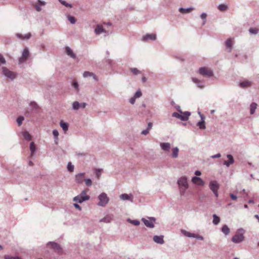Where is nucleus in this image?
Wrapping results in <instances>:
<instances>
[{"instance_id":"f257e3e1","label":"nucleus","mask_w":259,"mask_h":259,"mask_svg":"<svg viewBox=\"0 0 259 259\" xmlns=\"http://www.w3.org/2000/svg\"><path fill=\"white\" fill-rule=\"evenodd\" d=\"M177 185H178L179 191L181 196H184L185 192L188 188V179L186 177H182L177 180Z\"/></svg>"},{"instance_id":"f03ea898","label":"nucleus","mask_w":259,"mask_h":259,"mask_svg":"<svg viewBox=\"0 0 259 259\" xmlns=\"http://www.w3.org/2000/svg\"><path fill=\"white\" fill-rule=\"evenodd\" d=\"M244 231L243 229L240 228L238 229L236 234L234 235L233 237L232 238V242L235 244H239L242 242L244 240Z\"/></svg>"},{"instance_id":"7ed1b4c3","label":"nucleus","mask_w":259,"mask_h":259,"mask_svg":"<svg viewBox=\"0 0 259 259\" xmlns=\"http://www.w3.org/2000/svg\"><path fill=\"white\" fill-rule=\"evenodd\" d=\"M87 190H83L79 194L73 197V201L81 203L85 201L90 200V196L87 195Z\"/></svg>"},{"instance_id":"20e7f679","label":"nucleus","mask_w":259,"mask_h":259,"mask_svg":"<svg viewBox=\"0 0 259 259\" xmlns=\"http://www.w3.org/2000/svg\"><path fill=\"white\" fill-rule=\"evenodd\" d=\"M191 115L189 111L182 112V113L174 112L172 117L181 120V121H187Z\"/></svg>"},{"instance_id":"39448f33","label":"nucleus","mask_w":259,"mask_h":259,"mask_svg":"<svg viewBox=\"0 0 259 259\" xmlns=\"http://www.w3.org/2000/svg\"><path fill=\"white\" fill-rule=\"evenodd\" d=\"M99 202L97 203V205L101 207H105L107 204L109 203V197L107 196L106 193H101L98 196Z\"/></svg>"},{"instance_id":"423d86ee","label":"nucleus","mask_w":259,"mask_h":259,"mask_svg":"<svg viewBox=\"0 0 259 259\" xmlns=\"http://www.w3.org/2000/svg\"><path fill=\"white\" fill-rule=\"evenodd\" d=\"M198 73L203 77H212L213 71L210 68L207 67H201L198 70Z\"/></svg>"},{"instance_id":"0eeeda50","label":"nucleus","mask_w":259,"mask_h":259,"mask_svg":"<svg viewBox=\"0 0 259 259\" xmlns=\"http://www.w3.org/2000/svg\"><path fill=\"white\" fill-rule=\"evenodd\" d=\"M219 183L217 181L213 180L211 181L208 184V187H209L210 190H211V192L213 193V194L215 197L218 198L219 197V193H218V191L219 189Z\"/></svg>"},{"instance_id":"6e6552de","label":"nucleus","mask_w":259,"mask_h":259,"mask_svg":"<svg viewBox=\"0 0 259 259\" xmlns=\"http://www.w3.org/2000/svg\"><path fill=\"white\" fill-rule=\"evenodd\" d=\"M1 69H2V73H3L4 75L8 79L13 80L16 78L17 74L16 72L8 69L6 67H3Z\"/></svg>"},{"instance_id":"1a4fd4ad","label":"nucleus","mask_w":259,"mask_h":259,"mask_svg":"<svg viewBox=\"0 0 259 259\" xmlns=\"http://www.w3.org/2000/svg\"><path fill=\"white\" fill-rule=\"evenodd\" d=\"M142 222L144 224L145 226L147 228H153L154 223L155 222V218L154 217H148V219L142 218Z\"/></svg>"},{"instance_id":"9d476101","label":"nucleus","mask_w":259,"mask_h":259,"mask_svg":"<svg viewBox=\"0 0 259 259\" xmlns=\"http://www.w3.org/2000/svg\"><path fill=\"white\" fill-rule=\"evenodd\" d=\"M29 50L27 48H24L22 51V55L19 58V64H23L26 62V59L29 57Z\"/></svg>"},{"instance_id":"9b49d317","label":"nucleus","mask_w":259,"mask_h":259,"mask_svg":"<svg viewBox=\"0 0 259 259\" xmlns=\"http://www.w3.org/2000/svg\"><path fill=\"white\" fill-rule=\"evenodd\" d=\"M155 40H156V34L155 33H146L142 37V40L143 41H154Z\"/></svg>"},{"instance_id":"f8f14e48","label":"nucleus","mask_w":259,"mask_h":259,"mask_svg":"<svg viewBox=\"0 0 259 259\" xmlns=\"http://www.w3.org/2000/svg\"><path fill=\"white\" fill-rule=\"evenodd\" d=\"M192 183L197 186H203L204 185V182L201 178L198 177H193L192 178Z\"/></svg>"},{"instance_id":"ddd939ff","label":"nucleus","mask_w":259,"mask_h":259,"mask_svg":"<svg viewBox=\"0 0 259 259\" xmlns=\"http://www.w3.org/2000/svg\"><path fill=\"white\" fill-rule=\"evenodd\" d=\"M87 106V104L85 103H79L77 101L73 102L72 104V109L74 110H77L79 108L84 109Z\"/></svg>"},{"instance_id":"4468645a","label":"nucleus","mask_w":259,"mask_h":259,"mask_svg":"<svg viewBox=\"0 0 259 259\" xmlns=\"http://www.w3.org/2000/svg\"><path fill=\"white\" fill-rule=\"evenodd\" d=\"M252 85V81L251 80L245 79L239 82V86L243 89H247Z\"/></svg>"},{"instance_id":"2eb2a0df","label":"nucleus","mask_w":259,"mask_h":259,"mask_svg":"<svg viewBox=\"0 0 259 259\" xmlns=\"http://www.w3.org/2000/svg\"><path fill=\"white\" fill-rule=\"evenodd\" d=\"M84 172H80L76 176H75V182H76V184H82L83 181L85 180L84 179Z\"/></svg>"},{"instance_id":"dca6fc26","label":"nucleus","mask_w":259,"mask_h":259,"mask_svg":"<svg viewBox=\"0 0 259 259\" xmlns=\"http://www.w3.org/2000/svg\"><path fill=\"white\" fill-rule=\"evenodd\" d=\"M47 244H48V245H50L51 248L57 252H60L62 250L60 246L56 242H48Z\"/></svg>"},{"instance_id":"f3484780","label":"nucleus","mask_w":259,"mask_h":259,"mask_svg":"<svg viewBox=\"0 0 259 259\" xmlns=\"http://www.w3.org/2000/svg\"><path fill=\"white\" fill-rule=\"evenodd\" d=\"M119 198H120L122 201L128 200L131 202H133V195L132 194H122L119 196Z\"/></svg>"},{"instance_id":"a211bd4d","label":"nucleus","mask_w":259,"mask_h":259,"mask_svg":"<svg viewBox=\"0 0 259 259\" xmlns=\"http://www.w3.org/2000/svg\"><path fill=\"white\" fill-rule=\"evenodd\" d=\"M192 81L196 84V86L199 89H203L204 87V82L195 77H192Z\"/></svg>"},{"instance_id":"6ab92c4d","label":"nucleus","mask_w":259,"mask_h":259,"mask_svg":"<svg viewBox=\"0 0 259 259\" xmlns=\"http://www.w3.org/2000/svg\"><path fill=\"white\" fill-rule=\"evenodd\" d=\"M226 157H227V158L229 160H228V161H225L224 162H223V164L226 165V167H229L231 164H234V160L232 155L231 154H227Z\"/></svg>"},{"instance_id":"aec40b11","label":"nucleus","mask_w":259,"mask_h":259,"mask_svg":"<svg viewBox=\"0 0 259 259\" xmlns=\"http://www.w3.org/2000/svg\"><path fill=\"white\" fill-rule=\"evenodd\" d=\"M159 146H160L161 150H162V151L168 152L169 150H170V145L169 143H160Z\"/></svg>"},{"instance_id":"412c9836","label":"nucleus","mask_w":259,"mask_h":259,"mask_svg":"<svg viewBox=\"0 0 259 259\" xmlns=\"http://www.w3.org/2000/svg\"><path fill=\"white\" fill-rule=\"evenodd\" d=\"M153 241L158 244H163L164 243V240L163 239V236H154L153 238Z\"/></svg>"},{"instance_id":"4be33fe9","label":"nucleus","mask_w":259,"mask_h":259,"mask_svg":"<svg viewBox=\"0 0 259 259\" xmlns=\"http://www.w3.org/2000/svg\"><path fill=\"white\" fill-rule=\"evenodd\" d=\"M65 53L67 54V56L70 57V58L73 59L75 58V54L70 48L66 47V48H65Z\"/></svg>"},{"instance_id":"5701e85b","label":"nucleus","mask_w":259,"mask_h":259,"mask_svg":"<svg viewBox=\"0 0 259 259\" xmlns=\"http://www.w3.org/2000/svg\"><path fill=\"white\" fill-rule=\"evenodd\" d=\"M194 10V8L189 7L188 8H179V12L182 14H188Z\"/></svg>"},{"instance_id":"b1692460","label":"nucleus","mask_w":259,"mask_h":259,"mask_svg":"<svg viewBox=\"0 0 259 259\" xmlns=\"http://www.w3.org/2000/svg\"><path fill=\"white\" fill-rule=\"evenodd\" d=\"M226 48L229 49V52H231L232 50L233 46V38H228L226 40Z\"/></svg>"},{"instance_id":"393cba45","label":"nucleus","mask_w":259,"mask_h":259,"mask_svg":"<svg viewBox=\"0 0 259 259\" xmlns=\"http://www.w3.org/2000/svg\"><path fill=\"white\" fill-rule=\"evenodd\" d=\"M82 77L84 78H87L88 77H92L94 78V80L96 81H97V77L96 76V75H95L93 73L88 72V71H85L83 72V74H82Z\"/></svg>"},{"instance_id":"a878e982","label":"nucleus","mask_w":259,"mask_h":259,"mask_svg":"<svg viewBox=\"0 0 259 259\" xmlns=\"http://www.w3.org/2000/svg\"><path fill=\"white\" fill-rule=\"evenodd\" d=\"M256 106H257V105L254 102H252L251 104H250L249 106V113L250 115H252L254 114L255 112Z\"/></svg>"},{"instance_id":"bb28decb","label":"nucleus","mask_w":259,"mask_h":259,"mask_svg":"<svg viewBox=\"0 0 259 259\" xmlns=\"http://www.w3.org/2000/svg\"><path fill=\"white\" fill-rule=\"evenodd\" d=\"M16 36L20 39L28 40L31 37V33L30 32H28L24 35L20 33H17V34H16Z\"/></svg>"},{"instance_id":"cd10ccee","label":"nucleus","mask_w":259,"mask_h":259,"mask_svg":"<svg viewBox=\"0 0 259 259\" xmlns=\"http://www.w3.org/2000/svg\"><path fill=\"white\" fill-rule=\"evenodd\" d=\"M179 149L177 147H175L172 149V154H171V157L173 158H177L178 156H179Z\"/></svg>"},{"instance_id":"c85d7f7f","label":"nucleus","mask_w":259,"mask_h":259,"mask_svg":"<svg viewBox=\"0 0 259 259\" xmlns=\"http://www.w3.org/2000/svg\"><path fill=\"white\" fill-rule=\"evenodd\" d=\"M152 127V123L151 122L148 123L147 128L141 132V135L146 136L149 133Z\"/></svg>"},{"instance_id":"c756f323","label":"nucleus","mask_w":259,"mask_h":259,"mask_svg":"<svg viewBox=\"0 0 259 259\" xmlns=\"http://www.w3.org/2000/svg\"><path fill=\"white\" fill-rule=\"evenodd\" d=\"M94 32H95L96 34L99 35L104 32L105 29H104L100 25H97V27H96L95 30H94Z\"/></svg>"},{"instance_id":"7c9ffc66","label":"nucleus","mask_w":259,"mask_h":259,"mask_svg":"<svg viewBox=\"0 0 259 259\" xmlns=\"http://www.w3.org/2000/svg\"><path fill=\"white\" fill-rule=\"evenodd\" d=\"M30 156H33V154L36 151V148L33 142H31L30 144Z\"/></svg>"},{"instance_id":"2f4dec72","label":"nucleus","mask_w":259,"mask_h":259,"mask_svg":"<svg viewBox=\"0 0 259 259\" xmlns=\"http://www.w3.org/2000/svg\"><path fill=\"white\" fill-rule=\"evenodd\" d=\"M180 232H181L182 234H183L184 236L189 238H191L192 237H193L194 235H195V234L194 233H191L183 229H181V230H180Z\"/></svg>"},{"instance_id":"473e14b6","label":"nucleus","mask_w":259,"mask_h":259,"mask_svg":"<svg viewBox=\"0 0 259 259\" xmlns=\"http://www.w3.org/2000/svg\"><path fill=\"white\" fill-rule=\"evenodd\" d=\"M111 220H112V218L110 215H106L104 218L100 219V223H110Z\"/></svg>"},{"instance_id":"72a5a7b5","label":"nucleus","mask_w":259,"mask_h":259,"mask_svg":"<svg viewBox=\"0 0 259 259\" xmlns=\"http://www.w3.org/2000/svg\"><path fill=\"white\" fill-rule=\"evenodd\" d=\"M29 106H30V109L32 110L38 109V105L34 101H30L29 103Z\"/></svg>"},{"instance_id":"f704fd0d","label":"nucleus","mask_w":259,"mask_h":259,"mask_svg":"<svg viewBox=\"0 0 259 259\" xmlns=\"http://www.w3.org/2000/svg\"><path fill=\"white\" fill-rule=\"evenodd\" d=\"M60 127H61L62 129H63V130H64V132H66L67 131L68 127H69L68 123L61 121L60 122Z\"/></svg>"},{"instance_id":"c9c22d12","label":"nucleus","mask_w":259,"mask_h":259,"mask_svg":"<svg viewBox=\"0 0 259 259\" xmlns=\"http://www.w3.org/2000/svg\"><path fill=\"white\" fill-rule=\"evenodd\" d=\"M222 232L225 234V235H227L230 233V229L228 228V226L224 225L222 227Z\"/></svg>"},{"instance_id":"e433bc0d","label":"nucleus","mask_w":259,"mask_h":259,"mask_svg":"<svg viewBox=\"0 0 259 259\" xmlns=\"http://www.w3.org/2000/svg\"><path fill=\"white\" fill-rule=\"evenodd\" d=\"M212 217H213V220H212V224L214 225H217L219 224V223L220 222V219L218 216H217V214H214L213 215H212Z\"/></svg>"},{"instance_id":"4c0bfd02","label":"nucleus","mask_w":259,"mask_h":259,"mask_svg":"<svg viewBox=\"0 0 259 259\" xmlns=\"http://www.w3.org/2000/svg\"><path fill=\"white\" fill-rule=\"evenodd\" d=\"M37 2L39 5H36V10L37 12H40L41 11V8H40L39 6H45L46 2L45 1H41L40 0H38Z\"/></svg>"},{"instance_id":"58836bf2","label":"nucleus","mask_w":259,"mask_h":259,"mask_svg":"<svg viewBox=\"0 0 259 259\" xmlns=\"http://www.w3.org/2000/svg\"><path fill=\"white\" fill-rule=\"evenodd\" d=\"M198 127H199L200 130H205V125L204 124V120H200L197 122Z\"/></svg>"},{"instance_id":"ea45409f","label":"nucleus","mask_w":259,"mask_h":259,"mask_svg":"<svg viewBox=\"0 0 259 259\" xmlns=\"http://www.w3.org/2000/svg\"><path fill=\"white\" fill-rule=\"evenodd\" d=\"M22 136H23V138H24V139H25L27 141H30L31 136L29 134L28 132H22Z\"/></svg>"},{"instance_id":"a19ab883","label":"nucleus","mask_w":259,"mask_h":259,"mask_svg":"<svg viewBox=\"0 0 259 259\" xmlns=\"http://www.w3.org/2000/svg\"><path fill=\"white\" fill-rule=\"evenodd\" d=\"M248 32L251 34L256 35L258 33V29L256 28L251 27L248 29Z\"/></svg>"},{"instance_id":"79ce46f5","label":"nucleus","mask_w":259,"mask_h":259,"mask_svg":"<svg viewBox=\"0 0 259 259\" xmlns=\"http://www.w3.org/2000/svg\"><path fill=\"white\" fill-rule=\"evenodd\" d=\"M67 20L70 21L71 24H75L76 22V19H75V17L72 16L68 15L67 16Z\"/></svg>"},{"instance_id":"37998d69","label":"nucleus","mask_w":259,"mask_h":259,"mask_svg":"<svg viewBox=\"0 0 259 259\" xmlns=\"http://www.w3.org/2000/svg\"><path fill=\"white\" fill-rule=\"evenodd\" d=\"M53 136L54 137V142H55L56 144H57L58 136H59V132H58L57 130H54L53 131Z\"/></svg>"},{"instance_id":"c03bdc74","label":"nucleus","mask_w":259,"mask_h":259,"mask_svg":"<svg viewBox=\"0 0 259 259\" xmlns=\"http://www.w3.org/2000/svg\"><path fill=\"white\" fill-rule=\"evenodd\" d=\"M58 1L60 2V4L64 5L65 7L67 8H72V5L71 4L67 3L66 1L64 0H58Z\"/></svg>"},{"instance_id":"a18cd8bd","label":"nucleus","mask_w":259,"mask_h":259,"mask_svg":"<svg viewBox=\"0 0 259 259\" xmlns=\"http://www.w3.org/2000/svg\"><path fill=\"white\" fill-rule=\"evenodd\" d=\"M131 71L134 75H138L140 74L141 72L136 68H131Z\"/></svg>"},{"instance_id":"49530a36","label":"nucleus","mask_w":259,"mask_h":259,"mask_svg":"<svg viewBox=\"0 0 259 259\" xmlns=\"http://www.w3.org/2000/svg\"><path fill=\"white\" fill-rule=\"evenodd\" d=\"M200 18L202 20V25H204L206 23V18H207V14L202 13L200 15Z\"/></svg>"},{"instance_id":"de8ad7c7","label":"nucleus","mask_w":259,"mask_h":259,"mask_svg":"<svg viewBox=\"0 0 259 259\" xmlns=\"http://www.w3.org/2000/svg\"><path fill=\"white\" fill-rule=\"evenodd\" d=\"M94 170H95L96 177H97V179H100L101 174H102V169L100 168H96Z\"/></svg>"},{"instance_id":"09e8293b","label":"nucleus","mask_w":259,"mask_h":259,"mask_svg":"<svg viewBox=\"0 0 259 259\" xmlns=\"http://www.w3.org/2000/svg\"><path fill=\"white\" fill-rule=\"evenodd\" d=\"M218 9L221 11H225L228 9V6L225 4H220L218 6Z\"/></svg>"},{"instance_id":"8fccbe9b","label":"nucleus","mask_w":259,"mask_h":259,"mask_svg":"<svg viewBox=\"0 0 259 259\" xmlns=\"http://www.w3.org/2000/svg\"><path fill=\"white\" fill-rule=\"evenodd\" d=\"M128 222L135 226H138L140 224V222L137 220H131L130 219H128Z\"/></svg>"},{"instance_id":"3c124183","label":"nucleus","mask_w":259,"mask_h":259,"mask_svg":"<svg viewBox=\"0 0 259 259\" xmlns=\"http://www.w3.org/2000/svg\"><path fill=\"white\" fill-rule=\"evenodd\" d=\"M83 182L84 183H85V185H86L87 187H91L93 184L92 180L90 178H87L85 179V180H84Z\"/></svg>"},{"instance_id":"603ef678","label":"nucleus","mask_w":259,"mask_h":259,"mask_svg":"<svg viewBox=\"0 0 259 259\" xmlns=\"http://www.w3.org/2000/svg\"><path fill=\"white\" fill-rule=\"evenodd\" d=\"M142 96V92L139 89L137 90V92H136L135 94H134V96L132 98H139Z\"/></svg>"},{"instance_id":"864d4df0","label":"nucleus","mask_w":259,"mask_h":259,"mask_svg":"<svg viewBox=\"0 0 259 259\" xmlns=\"http://www.w3.org/2000/svg\"><path fill=\"white\" fill-rule=\"evenodd\" d=\"M74 170V166L72 164L71 162H69L67 164V170L69 172H72Z\"/></svg>"},{"instance_id":"5fc2aeb1","label":"nucleus","mask_w":259,"mask_h":259,"mask_svg":"<svg viewBox=\"0 0 259 259\" xmlns=\"http://www.w3.org/2000/svg\"><path fill=\"white\" fill-rule=\"evenodd\" d=\"M24 120V117L22 116H19L17 118V123L18 124V126H20L22 124V122Z\"/></svg>"},{"instance_id":"6e6d98bb","label":"nucleus","mask_w":259,"mask_h":259,"mask_svg":"<svg viewBox=\"0 0 259 259\" xmlns=\"http://www.w3.org/2000/svg\"><path fill=\"white\" fill-rule=\"evenodd\" d=\"M190 238H195L198 240H204V238L202 236H201L200 235H196V234H195L194 236Z\"/></svg>"},{"instance_id":"4d7b16f0","label":"nucleus","mask_w":259,"mask_h":259,"mask_svg":"<svg viewBox=\"0 0 259 259\" xmlns=\"http://www.w3.org/2000/svg\"><path fill=\"white\" fill-rule=\"evenodd\" d=\"M73 87L74 88V89L76 92H78V91H79L78 83L76 81L73 82Z\"/></svg>"},{"instance_id":"13d9d810","label":"nucleus","mask_w":259,"mask_h":259,"mask_svg":"<svg viewBox=\"0 0 259 259\" xmlns=\"http://www.w3.org/2000/svg\"><path fill=\"white\" fill-rule=\"evenodd\" d=\"M5 259H21V258L18 256H11L9 255H5Z\"/></svg>"},{"instance_id":"bf43d9fd","label":"nucleus","mask_w":259,"mask_h":259,"mask_svg":"<svg viewBox=\"0 0 259 259\" xmlns=\"http://www.w3.org/2000/svg\"><path fill=\"white\" fill-rule=\"evenodd\" d=\"M73 206H74V207L76 208V209H77L78 210L81 211V207L78 204H77V203H73Z\"/></svg>"},{"instance_id":"052dcab7","label":"nucleus","mask_w":259,"mask_h":259,"mask_svg":"<svg viewBox=\"0 0 259 259\" xmlns=\"http://www.w3.org/2000/svg\"><path fill=\"white\" fill-rule=\"evenodd\" d=\"M136 99H137V98L131 97V99H130V100H128V102H130V103H131V104H134L135 102H136Z\"/></svg>"},{"instance_id":"680f3d73","label":"nucleus","mask_w":259,"mask_h":259,"mask_svg":"<svg viewBox=\"0 0 259 259\" xmlns=\"http://www.w3.org/2000/svg\"><path fill=\"white\" fill-rule=\"evenodd\" d=\"M221 157V154L218 153L211 156V158H220Z\"/></svg>"},{"instance_id":"e2e57ef3","label":"nucleus","mask_w":259,"mask_h":259,"mask_svg":"<svg viewBox=\"0 0 259 259\" xmlns=\"http://www.w3.org/2000/svg\"><path fill=\"white\" fill-rule=\"evenodd\" d=\"M230 197L233 200H236L237 199V196L233 194H230Z\"/></svg>"},{"instance_id":"0e129e2a","label":"nucleus","mask_w":259,"mask_h":259,"mask_svg":"<svg viewBox=\"0 0 259 259\" xmlns=\"http://www.w3.org/2000/svg\"><path fill=\"white\" fill-rule=\"evenodd\" d=\"M198 114H199V117H200V118H201V120L200 121H204V115L202 113H201L200 112H198Z\"/></svg>"},{"instance_id":"69168bd1","label":"nucleus","mask_w":259,"mask_h":259,"mask_svg":"<svg viewBox=\"0 0 259 259\" xmlns=\"http://www.w3.org/2000/svg\"><path fill=\"white\" fill-rule=\"evenodd\" d=\"M6 63L5 59H4V57L2 56L1 57V64H5Z\"/></svg>"},{"instance_id":"338daca9","label":"nucleus","mask_w":259,"mask_h":259,"mask_svg":"<svg viewBox=\"0 0 259 259\" xmlns=\"http://www.w3.org/2000/svg\"><path fill=\"white\" fill-rule=\"evenodd\" d=\"M176 109H177V111H178V112H177V113H182V110H181V108H180V106H176Z\"/></svg>"},{"instance_id":"774afa93","label":"nucleus","mask_w":259,"mask_h":259,"mask_svg":"<svg viewBox=\"0 0 259 259\" xmlns=\"http://www.w3.org/2000/svg\"><path fill=\"white\" fill-rule=\"evenodd\" d=\"M195 175H196L197 176H200L201 175V171L197 170L195 171Z\"/></svg>"}]
</instances>
